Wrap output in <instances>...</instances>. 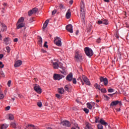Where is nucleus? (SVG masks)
<instances>
[{"label": "nucleus", "mask_w": 129, "mask_h": 129, "mask_svg": "<svg viewBox=\"0 0 129 129\" xmlns=\"http://www.w3.org/2000/svg\"><path fill=\"white\" fill-rule=\"evenodd\" d=\"M108 96H110L111 97H112L113 96V95H114V94H108Z\"/></svg>", "instance_id": "nucleus-52"}, {"label": "nucleus", "mask_w": 129, "mask_h": 129, "mask_svg": "<svg viewBox=\"0 0 129 129\" xmlns=\"http://www.w3.org/2000/svg\"><path fill=\"white\" fill-rule=\"evenodd\" d=\"M4 67H5V65H4L3 64L0 65V68H4Z\"/></svg>", "instance_id": "nucleus-57"}, {"label": "nucleus", "mask_w": 129, "mask_h": 129, "mask_svg": "<svg viewBox=\"0 0 129 129\" xmlns=\"http://www.w3.org/2000/svg\"><path fill=\"white\" fill-rule=\"evenodd\" d=\"M55 96H56V97L57 98H58V99H60V98H61V96L59 94H56V95H55Z\"/></svg>", "instance_id": "nucleus-39"}, {"label": "nucleus", "mask_w": 129, "mask_h": 129, "mask_svg": "<svg viewBox=\"0 0 129 129\" xmlns=\"http://www.w3.org/2000/svg\"><path fill=\"white\" fill-rule=\"evenodd\" d=\"M52 66L54 69H58L59 68V64L57 62H52Z\"/></svg>", "instance_id": "nucleus-16"}, {"label": "nucleus", "mask_w": 129, "mask_h": 129, "mask_svg": "<svg viewBox=\"0 0 129 129\" xmlns=\"http://www.w3.org/2000/svg\"><path fill=\"white\" fill-rule=\"evenodd\" d=\"M101 82H103L104 85L106 86L107 84H108V80L106 78H104L103 77H100V83Z\"/></svg>", "instance_id": "nucleus-6"}, {"label": "nucleus", "mask_w": 129, "mask_h": 129, "mask_svg": "<svg viewBox=\"0 0 129 129\" xmlns=\"http://www.w3.org/2000/svg\"><path fill=\"white\" fill-rule=\"evenodd\" d=\"M59 68H61V69H62L63 70H65V68L63 67L62 65L59 66Z\"/></svg>", "instance_id": "nucleus-51"}, {"label": "nucleus", "mask_w": 129, "mask_h": 129, "mask_svg": "<svg viewBox=\"0 0 129 129\" xmlns=\"http://www.w3.org/2000/svg\"><path fill=\"white\" fill-rule=\"evenodd\" d=\"M11 125L12 126V127L14 128H17V124L15 122H12L11 124Z\"/></svg>", "instance_id": "nucleus-29"}, {"label": "nucleus", "mask_w": 129, "mask_h": 129, "mask_svg": "<svg viewBox=\"0 0 129 129\" xmlns=\"http://www.w3.org/2000/svg\"><path fill=\"white\" fill-rule=\"evenodd\" d=\"M78 34H79V31L77 30L76 32V35H78Z\"/></svg>", "instance_id": "nucleus-61"}, {"label": "nucleus", "mask_w": 129, "mask_h": 129, "mask_svg": "<svg viewBox=\"0 0 129 129\" xmlns=\"http://www.w3.org/2000/svg\"><path fill=\"white\" fill-rule=\"evenodd\" d=\"M14 115L12 114H10L9 115V119H10V120H13V119H14Z\"/></svg>", "instance_id": "nucleus-28"}, {"label": "nucleus", "mask_w": 129, "mask_h": 129, "mask_svg": "<svg viewBox=\"0 0 129 129\" xmlns=\"http://www.w3.org/2000/svg\"><path fill=\"white\" fill-rule=\"evenodd\" d=\"M58 91L59 94H64V92H65V90L63 88H58Z\"/></svg>", "instance_id": "nucleus-21"}, {"label": "nucleus", "mask_w": 129, "mask_h": 129, "mask_svg": "<svg viewBox=\"0 0 129 129\" xmlns=\"http://www.w3.org/2000/svg\"><path fill=\"white\" fill-rule=\"evenodd\" d=\"M101 91V92H102L103 93H106V89L105 88L104 89H100V90Z\"/></svg>", "instance_id": "nucleus-33"}, {"label": "nucleus", "mask_w": 129, "mask_h": 129, "mask_svg": "<svg viewBox=\"0 0 129 129\" xmlns=\"http://www.w3.org/2000/svg\"><path fill=\"white\" fill-rule=\"evenodd\" d=\"M114 91V90L113 89L110 88L108 89V92L111 93V92H113Z\"/></svg>", "instance_id": "nucleus-37"}, {"label": "nucleus", "mask_w": 129, "mask_h": 129, "mask_svg": "<svg viewBox=\"0 0 129 129\" xmlns=\"http://www.w3.org/2000/svg\"><path fill=\"white\" fill-rule=\"evenodd\" d=\"M117 104H119V105H122V103H121V101H113L110 103V106H115V105H117Z\"/></svg>", "instance_id": "nucleus-7"}, {"label": "nucleus", "mask_w": 129, "mask_h": 129, "mask_svg": "<svg viewBox=\"0 0 129 129\" xmlns=\"http://www.w3.org/2000/svg\"><path fill=\"white\" fill-rule=\"evenodd\" d=\"M8 29V27L5 24H2V31L3 32H6L7 30Z\"/></svg>", "instance_id": "nucleus-23"}, {"label": "nucleus", "mask_w": 129, "mask_h": 129, "mask_svg": "<svg viewBox=\"0 0 129 129\" xmlns=\"http://www.w3.org/2000/svg\"><path fill=\"white\" fill-rule=\"evenodd\" d=\"M102 21L103 25H108V21L107 20L102 19Z\"/></svg>", "instance_id": "nucleus-25"}, {"label": "nucleus", "mask_w": 129, "mask_h": 129, "mask_svg": "<svg viewBox=\"0 0 129 129\" xmlns=\"http://www.w3.org/2000/svg\"><path fill=\"white\" fill-rule=\"evenodd\" d=\"M94 87H95V88H96V89H98L99 90H100V86H99L98 84H95L94 85Z\"/></svg>", "instance_id": "nucleus-30"}, {"label": "nucleus", "mask_w": 129, "mask_h": 129, "mask_svg": "<svg viewBox=\"0 0 129 129\" xmlns=\"http://www.w3.org/2000/svg\"><path fill=\"white\" fill-rule=\"evenodd\" d=\"M5 95L4 94H0V99H3L4 98Z\"/></svg>", "instance_id": "nucleus-41"}, {"label": "nucleus", "mask_w": 129, "mask_h": 129, "mask_svg": "<svg viewBox=\"0 0 129 129\" xmlns=\"http://www.w3.org/2000/svg\"><path fill=\"white\" fill-rule=\"evenodd\" d=\"M98 129H103V126L101 124H99L98 125Z\"/></svg>", "instance_id": "nucleus-34"}, {"label": "nucleus", "mask_w": 129, "mask_h": 129, "mask_svg": "<svg viewBox=\"0 0 129 129\" xmlns=\"http://www.w3.org/2000/svg\"><path fill=\"white\" fill-rule=\"evenodd\" d=\"M28 126H31V127H33L34 129H35V125H34L33 124L28 125Z\"/></svg>", "instance_id": "nucleus-54"}, {"label": "nucleus", "mask_w": 129, "mask_h": 129, "mask_svg": "<svg viewBox=\"0 0 129 129\" xmlns=\"http://www.w3.org/2000/svg\"><path fill=\"white\" fill-rule=\"evenodd\" d=\"M14 42H18V38H15V39H14Z\"/></svg>", "instance_id": "nucleus-60"}, {"label": "nucleus", "mask_w": 129, "mask_h": 129, "mask_svg": "<svg viewBox=\"0 0 129 129\" xmlns=\"http://www.w3.org/2000/svg\"><path fill=\"white\" fill-rule=\"evenodd\" d=\"M97 24L98 25H101V24H102V19L101 20L98 21Z\"/></svg>", "instance_id": "nucleus-42"}, {"label": "nucleus", "mask_w": 129, "mask_h": 129, "mask_svg": "<svg viewBox=\"0 0 129 129\" xmlns=\"http://www.w3.org/2000/svg\"><path fill=\"white\" fill-rule=\"evenodd\" d=\"M66 17L67 19H70L71 17V11L70 9H69L66 13Z\"/></svg>", "instance_id": "nucleus-15"}, {"label": "nucleus", "mask_w": 129, "mask_h": 129, "mask_svg": "<svg viewBox=\"0 0 129 129\" xmlns=\"http://www.w3.org/2000/svg\"><path fill=\"white\" fill-rule=\"evenodd\" d=\"M33 14H34V13L33 12L32 10H30L28 12V16L29 17H31V16H32V15H33Z\"/></svg>", "instance_id": "nucleus-32"}, {"label": "nucleus", "mask_w": 129, "mask_h": 129, "mask_svg": "<svg viewBox=\"0 0 129 129\" xmlns=\"http://www.w3.org/2000/svg\"><path fill=\"white\" fill-rule=\"evenodd\" d=\"M24 26H25V24L24 23H21L19 24V25H18V24H17V29H21V28H23Z\"/></svg>", "instance_id": "nucleus-20"}, {"label": "nucleus", "mask_w": 129, "mask_h": 129, "mask_svg": "<svg viewBox=\"0 0 129 129\" xmlns=\"http://www.w3.org/2000/svg\"><path fill=\"white\" fill-rule=\"evenodd\" d=\"M56 13H57V10H54L52 12V15H55V14H56Z\"/></svg>", "instance_id": "nucleus-48"}, {"label": "nucleus", "mask_w": 129, "mask_h": 129, "mask_svg": "<svg viewBox=\"0 0 129 129\" xmlns=\"http://www.w3.org/2000/svg\"><path fill=\"white\" fill-rule=\"evenodd\" d=\"M39 44H42L43 42V39H42V37H40L39 40H38Z\"/></svg>", "instance_id": "nucleus-43"}, {"label": "nucleus", "mask_w": 129, "mask_h": 129, "mask_svg": "<svg viewBox=\"0 0 129 129\" xmlns=\"http://www.w3.org/2000/svg\"><path fill=\"white\" fill-rule=\"evenodd\" d=\"M75 59L77 62L82 61V54L79 51H76L75 52Z\"/></svg>", "instance_id": "nucleus-3"}, {"label": "nucleus", "mask_w": 129, "mask_h": 129, "mask_svg": "<svg viewBox=\"0 0 129 129\" xmlns=\"http://www.w3.org/2000/svg\"><path fill=\"white\" fill-rule=\"evenodd\" d=\"M64 76L58 74H54L53 75V79L54 80H61L62 78H64Z\"/></svg>", "instance_id": "nucleus-5"}, {"label": "nucleus", "mask_w": 129, "mask_h": 129, "mask_svg": "<svg viewBox=\"0 0 129 129\" xmlns=\"http://www.w3.org/2000/svg\"><path fill=\"white\" fill-rule=\"evenodd\" d=\"M99 119V118H96V119L95 120V122L97 123V122H98Z\"/></svg>", "instance_id": "nucleus-49"}, {"label": "nucleus", "mask_w": 129, "mask_h": 129, "mask_svg": "<svg viewBox=\"0 0 129 129\" xmlns=\"http://www.w3.org/2000/svg\"><path fill=\"white\" fill-rule=\"evenodd\" d=\"M59 8H60V9H64V6H63V5L61 4L59 6Z\"/></svg>", "instance_id": "nucleus-53"}, {"label": "nucleus", "mask_w": 129, "mask_h": 129, "mask_svg": "<svg viewBox=\"0 0 129 129\" xmlns=\"http://www.w3.org/2000/svg\"><path fill=\"white\" fill-rule=\"evenodd\" d=\"M60 123L62 125H63L64 126H68V127L71 126V123H70V122L68 120L61 121Z\"/></svg>", "instance_id": "nucleus-10"}, {"label": "nucleus", "mask_w": 129, "mask_h": 129, "mask_svg": "<svg viewBox=\"0 0 129 129\" xmlns=\"http://www.w3.org/2000/svg\"><path fill=\"white\" fill-rule=\"evenodd\" d=\"M7 3H4V4H3V6H4V7H6V6H7Z\"/></svg>", "instance_id": "nucleus-64"}, {"label": "nucleus", "mask_w": 129, "mask_h": 129, "mask_svg": "<svg viewBox=\"0 0 129 129\" xmlns=\"http://www.w3.org/2000/svg\"><path fill=\"white\" fill-rule=\"evenodd\" d=\"M104 2H105V3H109L110 1L109 0H103Z\"/></svg>", "instance_id": "nucleus-59"}, {"label": "nucleus", "mask_w": 129, "mask_h": 129, "mask_svg": "<svg viewBox=\"0 0 129 129\" xmlns=\"http://www.w3.org/2000/svg\"><path fill=\"white\" fill-rule=\"evenodd\" d=\"M10 108H11V106H8L5 108V110H10Z\"/></svg>", "instance_id": "nucleus-47"}, {"label": "nucleus", "mask_w": 129, "mask_h": 129, "mask_svg": "<svg viewBox=\"0 0 129 129\" xmlns=\"http://www.w3.org/2000/svg\"><path fill=\"white\" fill-rule=\"evenodd\" d=\"M6 50L8 53H10V52L11 51V48L9 46H7Z\"/></svg>", "instance_id": "nucleus-36"}, {"label": "nucleus", "mask_w": 129, "mask_h": 129, "mask_svg": "<svg viewBox=\"0 0 129 129\" xmlns=\"http://www.w3.org/2000/svg\"><path fill=\"white\" fill-rule=\"evenodd\" d=\"M100 123H101V124L103 125H107V122L104 121V120L101 119L100 120Z\"/></svg>", "instance_id": "nucleus-24"}, {"label": "nucleus", "mask_w": 129, "mask_h": 129, "mask_svg": "<svg viewBox=\"0 0 129 129\" xmlns=\"http://www.w3.org/2000/svg\"><path fill=\"white\" fill-rule=\"evenodd\" d=\"M47 44H48V42L45 41L43 45V47H45V48H48V45H47Z\"/></svg>", "instance_id": "nucleus-38"}, {"label": "nucleus", "mask_w": 129, "mask_h": 129, "mask_svg": "<svg viewBox=\"0 0 129 129\" xmlns=\"http://www.w3.org/2000/svg\"><path fill=\"white\" fill-rule=\"evenodd\" d=\"M32 12H33V14H36L38 12L37 8H34L32 10Z\"/></svg>", "instance_id": "nucleus-31"}, {"label": "nucleus", "mask_w": 129, "mask_h": 129, "mask_svg": "<svg viewBox=\"0 0 129 129\" xmlns=\"http://www.w3.org/2000/svg\"><path fill=\"white\" fill-rule=\"evenodd\" d=\"M93 125L91 124L88 123L85 126V129H94L93 127Z\"/></svg>", "instance_id": "nucleus-18"}, {"label": "nucleus", "mask_w": 129, "mask_h": 129, "mask_svg": "<svg viewBox=\"0 0 129 129\" xmlns=\"http://www.w3.org/2000/svg\"><path fill=\"white\" fill-rule=\"evenodd\" d=\"M9 127V125L7 124H3L1 125V129H7Z\"/></svg>", "instance_id": "nucleus-22"}, {"label": "nucleus", "mask_w": 129, "mask_h": 129, "mask_svg": "<svg viewBox=\"0 0 129 129\" xmlns=\"http://www.w3.org/2000/svg\"><path fill=\"white\" fill-rule=\"evenodd\" d=\"M22 60H17V61L15 62V64H14V67H16V68H17V67H20V66H21L22 65Z\"/></svg>", "instance_id": "nucleus-13"}, {"label": "nucleus", "mask_w": 129, "mask_h": 129, "mask_svg": "<svg viewBox=\"0 0 129 129\" xmlns=\"http://www.w3.org/2000/svg\"><path fill=\"white\" fill-rule=\"evenodd\" d=\"M73 79V75L72 74V73H71L67 76L66 80H68V81H72Z\"/></svg>", "instance_id": "nucleus-12"}, {"label": "nucleus", "mask_w": 129, "mask_h": 129, "mask_svg": "<svg viewBox=\"0 0 129 129\" xmlns=\"http://www.w3.org/2000/svg\"><path fill=\"white\" fill-rule=\"evenodd\" d=\"M73 83H74V84H76L77 83L76 79L75 78L73 79Z\"/></svg>", "instance_id": "nucleus-45"}, {"label": "nucleus", "mask_w": 129, "mask_h": 129, "mask_svg": "<svg viewBox=\"0 0 129 129\" xmlns=\"http://www.w3.org/2000/svg\"><path fill=\"white\" fill-rule=\"evenodd\" d=\"M104 98H106L107 100H109V97L107 96V95H104Z\"/></svg>", "instance_id": "nucleus-50"}, {"label": "nucleus", "mask_w": 129, "mask_h": 129, "mask_svg": "<svg viewBox=\"0 0 129 129\" xmlns=\"http://www.w3.org/2000/svg\"><path fill=\"white\" fill-rule=\"evenodd\" d=\"M11 83H12V81L9 80L8 82V85L9 87H11Z\"/></svg>", "instance_id": "nucleus-44"}, {"label": "nucleus", "mask_w": 129, "mask_h": 129, "mask_svg": "<svg viewBox=\"0 0 129 129\" xmlns=\"http://www.w3.org/2000/svg\"><path fill=\"white\" fill-rule=\"evenodd\" d=\"M3 57H4V54H0V59H3Z\"/></svg>", "instance_id": "nucleus-56"}, {"label": "nucleus", "mask_w": 129, "mask_h": 129, "mask_svg": "<svg viewBox=\"0 0 129 129\" xmlns=\"http://www.w3.org/2000/svg\"><path fill=\"white\" fill-rule=\"evenodd\" d=\"M48 24H49V20H47L45 21V22L43 24V26L42 27L43 30H45L46 28H47V26H48Z\"/></svg>", "instance_id": "nucleus-17"}, {"label": "nucleus", "mask_w": 129, "mask_h": 129, "mask_svg": "<svg viewBox=\"0 0 129 129\" xmlns=\"http://www.w3.org/2000/svg\"><path fill=\"white\" fill-rule=\"evenodd\" d=\"M1 75H2V76H3V77H5V74L3 72H1Z\"/></svg>", "instance_id": "nucleus-55"}, {"label": "nucleus", "mask_w": 129, "mask_h": 129, "mask_svg": "<svg viewBox=\"0 0 129 129\" xmlns=\"http://www.w3.org/2000/svg\"><path fill=\"white\" fill-rule=\"evenodd\" d=\"M42 52H43V53H46V52H47L46 50H44V49H41Z\"/></svg>", "instance_id": "nucleus-62"}, {"label": "nucleus", "mask_w": 129, "mask_h": 129, "mask_svg": "<svg viewBox=\"0 0 129 129\" xmlns=\"http://www.w3.org/2000/svg\"><path fill=\"white\" fill-rule=\"evenodd\" d=\"M97 43H100L101 42V39L100 38H98L96 40Z\"/></svg>", "instance_id": "nucleus-46"}, {"label": "nucleus", "mask_w": 129, "mask_h": 129, "mask_svg": "<svg viewBox=\"0 0 129 129\" xmlns=\"http://www.w3.org/2000/svg\"><path fill=\"white\" fill-rule=\"evenodd\" d=\"M24 20H25V18H24V17H21L19 19V20L17 22V24H20V23H23V22H24Z\"/></svg>", "instance_id": "nucleus-26"}, {"label": "nucleus", "mask_w": 129, "mask_h": 129, "mask_svg": "<svg viewBox=\"0 0 129 129\" xmlns=\"http://www.w3.org/2000/svg\"><path fill=\"white\" fill-rule=\"evenodd\" d=\"M78 80H80V81H81V82H82V79H81V78H79L78 79Z\"/></svg>", "instance_id": "nucleus-63"}, {"label": "nucleus", "mask_w": 129, "mask_h": 129, "mask_svg": "<svg viewBox=\"0 0 129 129\" xmlns=\"http://www.w3.org/2000/svg\"><path fill=\"white\" fill-rule=\"evenodd\" d=\"M61 73H62V74H63L64 75H65V74H66V72H65V71L61 72Z\"/></svg>", "instance_id": "nucleus-58"}, {"label": "nucleus", "mask_w": 129, "mask_h": 129, "mask_svg": "<svg viewBox=\"0 0 129 129\" xmlns=\"http://www.w3.org/2000/svg\"><path fill=\"white\" fill-rule=\"evenodd\" d=\"M85 8V5L83 1L81 2V19L82 22H84V19L85 18V12L84 11V9Z\"/></svg>", "instance_id": "nucleus-1"}, {"label": "nucleus", "mask_w": 129, "mask_h": 129, "mask_svg": "<svg viewBox=\"0 0 129 129\" xmlns=\"http://www.w3.org/2000/svg\"><path fill=\"white\" fill-rule=\"evenodd\" d=\"M82 79L83 81L86 83V85H90V82L89 81V79L86 77V76L83 75Z\"/></svg>", "instance_id": "nucleus-11"}, {"label": "nucleus", "mask_w": 129, "mask_h": 129, "mask_svg": "<svg viewBox=\"0 0 129 129\" xmlns=\"http://www.w3.org/2000/svg\"><path fill=\"white\" fill-rule=\"evenodd\" d=\"M34 89L37 93H39V94L42 93V89H41L39 85H35L34 87Z\"/></svg>", "instance_id": "nucleus-8"}, {"label": "nucleus", "mask_w": 129, "mask_h": 129, "mask_svg": "<svg viewBox=\"0 0 129 129\" xmlns=\"http://www.w3.org/2000/svg\"><path fill=\"white\" fill-rule=\"evenodd\" d=\"M64 90H66V91H67L68 92H69L70 90H69V85H67L64 86Z\"/></svg>", "instance_id": "nucleus-27"}, {"label": "nucleus", "mask_w": 129, "mask_h": 129, "mask_svg": "<svg viewBox=\"0 0 129 129\" xmlns=\"http://www.w3.org/2000/svg\"><path fill=\"white\" fill-rule=\"evenodd\" d=\"M37 105L39 107H42V102H38L37 103Z\"/></svg>", "instance_id": "nucleus-40"}, {"label": "nucleus", "mask_w": 129, "mask_h": 129, "mask_svg": "<svg viewBox=\"0 0 129 129\" xmlns=\"http://www.w3.org/2000/svg\"><path fill=\"white\" fill-rule=\"evenodd\" d=\"M94 105H95V103H93L92 104V105H91V104H90V103H87V106L88 108H89V109H92V107H93V106H94Z\"/></svg>", "instance_id": "nucleus-19"}, {"label": "nucleus", "mask_w": 129, "mask_h": 129, "mask_svg": "<svg viewBox=\"0 0 129 129\" xmlns=\"http://www.w3.org/2000/svg\"><path fill=\"white\" fill-rule=\"evenodd\" d=\"M66 30L68 31V32H69V33H71L72 34L73 33V26L71 24L68 25L66 27Z\"/></svg>", "instance_id": "nucleus-9"}, {"label": "nucleus", "mask_w": 129, "mask_h": 129, "mask_svg": "<svg viewBox=\"0 0 129 129\" xmlns=\"http://www.w3.org/2000/svg\"><path fill=\"white\" fill-rule=\"evenodd\" d=\"M54 42L58 47H61L62 46V42H61V38L56 36L54 38Z\"/></svg>", "instance_id": "nucleus-4"}, {"label": "nucleus", "mask_w": 129, "mask_h": 129, "mask_svg": "<svg viewBox=\"0 0 129 129\" xmlns=\"http://www.w3.org/2000/svg\"><path fill=\"white\" fill-rule=\"evenodd\" d=\"M84 111H85V113H88L89 112V110L86 108L84 109Z\"/></svg>", "instance_id": "nucleus-35"}, {"label": "nucleus", "mask_w": 129, "mask_h": 129, "mask_svg": "<svg viewBox=\"0 0 129 129\" xmlns=\"http://www.w3.org/2000/svg\"><path fill=\"white\" fill-rule=\"evenodd\" d=\"M84 51L86 54L88 56V57H89L90 58L92 56H93V51L91 48L86 47L84 48Z\"/></svg>", "instance_id": "nucleus-2"}, {"label": "nucleus", "mask_w": 129, "mask_h": 129, "mask_svg": "<svg viewBox=\"0 0 129 129\" xmlns=\"http://www.w3.org/2000/svg\"><path fill=\"white\" fill-rule=\"evenodd\" d=\"M4 44H5V45H9V44H10L11 40H10V38L6 37V38H4Z\"/></svg>", "instance_id": "nucleus-14"}]
</instances>
